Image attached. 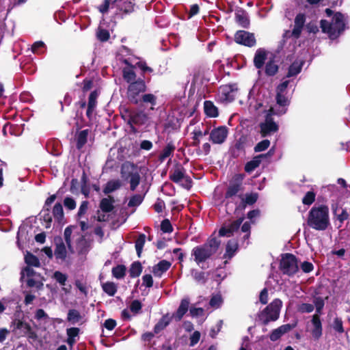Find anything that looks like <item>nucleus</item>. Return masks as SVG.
<instances>
[{
    "instance_id": "f257e3e1",
    "label": "nucleus",
    "mask_w": 350,
    "mask_h": 350,
    "mask_svg": "<svg viewBox=\"0 0 350 350\" xmlns=\"http://www.w3.org/2000/svg\"><path fill=\"white\" fill-rule=\"evenodd\" d=\"M244 177L245 175L243 174H236L230 181L224 194V200L227 210L231 203L236 204L235 212L244 210L247 205L245 204L243 194H239L243 189V181Z\"/></svg>"
},
{
    "instance_id": "f03ea898",
    "label": "nucleus",
    "mask_w": 350,
    "mask_h": 350,
    "mask_svg": "<svg viewBox=\"0 0 350 350\" xmlns=\"http://www.w3.org/2000/svg\"><path fill=\"white\" fill-rule=\"evenodd\" d=\"M123 79L128 83L126 98L133 105H138L141 94L147 90V85L144 79H137V75L132 68L122 69Z\"/></svg>"
},
{
    "instance_id": "7ed1b4c3",
    "label": "nucleus",
    "mask_w": 350,
    "mask_h": 350,
    "mask_svg": "<svg viewBox=\"0 0 350 350\" xmlns=\"http://www.w3.org/2000/svg\"><path fill=\"white\" fill-rule=\"evenodd\" d=\"M307 224L316 230H325L329 225L328 206L325 204L312 206L308 213Z\"/></svg>"
},
{
    "instance_id": "20e7f679",
    "label": "nucleus",
    "mask_w": 350,
    "mask_h": 350,
    "mask_svg": "<svg viewBox=\"0 0 350 350\" xmlns=\"http://www.w3.org/2000/svg\"><path fill=\"white\" fill-rule=\"evenodd\" d=\"M120 113L121 118L134 133L137 131L135 126L144 125L149 120V117L146 112L133 107L122 106L120 109Z\"/></svg>"
},
{
    "instance_id": "39448f33",
    "label": "nucleus",
    "mask_w": 350,
    "mask_h": 350,
    "mask_svg": "<svg viewBox=\"0 0 350 350\" xmlns=\"http://www.w3.org/2000/svg\"><path fill=\"white\" fill-rule=\"evenodd\" d=\"M221 241L217 237H210L204 244L193 247L191 255L194 256L195 262L198 265L204 262L217 253Z\"/></svg>"
},
{
    "instance_id": "423d86ee",
    "label": "nucleus",
    "mask_w": 350,
    "mask_h": 350,
    "mask_svg": "<svg viewBox=\"0 0 350 350\" xmlns=\"http://www.w3.org/2000/svg\"><path fill=\"white\" fill-rule=\"evenodd\" d=\"M284 113L285 110H276L273 107L267 111L265 121L259 124L260 134L262 137L269 136L278 131L279 126L273 120V116H282Z\"/></svg>"
},
{
    "instance_id": "0eeeda50",
    "label": "nucleus",
    "mask_w": 350,
    "mask_h": 350,
    "mask_svg": "<svg viewBox=\"0 0 350 350\" xmlns=\"http://www.w3.org/2000/svg\"><path fill=\"white\" fill-rule=\"evenodd\" d=\"M282 306V301L276 298L273 299L258 314V320L263 325H267L270 321H276L280 317V312Z\"/></svg>"
},
{
    "instance_id": "6e6552de",
    "label": "nucleus",
    "mask_w": 350,
    "mask_h": 350,
    "mask_svg": "<svg viewBox=\"0 0 350 350\" xmlns=\"http://www.w3.org/2000/svg\"><path fill=\"white\" fill-rule=\"evenodd\" d=\"M280 269L284 275H294L299 270L297 258L293 254L286 253L282 254L280 262Z\"/></svg>"
},
{
    "instance_id": "1a4fd4ad",
    "label": "nucleus",
    "mask_w": 350,
    "mask_h": 350,
    "mask_svg": "<svg viewBox=\"0 0 350 350\" xmlns=\"http://www.w3.org/2000/svg\"><path fill=\"white\" fill-rule=\"evenodd\" d=\"M234 41L239 44L247 47H252L256 44L254 34L245 30H239L235 33Z\"/></svg>"
},
{
    "instance_id": "9d476101",
    "label": "nucleus",
    "mask_w": 350,
    "mask_h": 350,
    "mask_svg": "<svg viewBox=\"0 0 350 350\" xmlns=\"http://www.w3.org/2000/svg\"><path fill=\"white\" fill-rule=\"evenodd\" d=\"M57 199V195L53 194L47 198L44 202V206L41 211L42 219L46 222L45 227L49 228L51 226V223L53 221L52 216L51 215V206L54 202V201Z\"/></svg>"
},
{
    "instance_id": "9b49d317",
    "label": "nucleus",
    "mask_w": 350,
    "mask_h": 350,
    "mask_svg": "<svg viewBox=\"0 0 350 350\" xmlns=\"http://www.w3.org/2000/svg\"><path fill=\"white\" fill-rule=\"evenodd\" d=\"M243 220L244 217H241L227 226H222L219 230V235L220 237H231L234 232L238 231Z\"/></svg>"
},
{
    "instance_id": "f8f14e48",
    "label": "nucleus",
    "mask_w": 350,
    "mask_h": 350,
    "mask_svg": "<svg viewBox=\"0 0 350 350\" xmlns=\"http://www.w3.org/2000/svg\"><path fill=\"white\" fill-rule=\"evenodd\" d=\"M228 133V129L225 126L215 128L210 133V140L213 144H221L226 139Z\"/></svg>"
},
{
    "instance_id": "ddd939ff",
    "label": "nucleus",
    "mask_w": 350,
    "mask_h": 350,
    "mask_svg": "<svg viewBox=\"0 0 350 350\" xmlns=\"http://www.w3.org/2000/svg\"><path fill=\"white\" fill-rule=\"evenodd\" d=\"M237 91V84H226L220 88L221 98L227 102H232L235 99Z\"/></svg>"
},
{
    "instance_id": "4468645a",
    "label": "nucleus",
    "mask_w": 350,
    "mask_h": 350,
    "mask_svg": "<svg viewBox=\"0 0 350 350\" xmlns=\"http://www.w3.org/2000/svg\"><path fill=\"white\" fill-rule=\"evenodd\" d=\"M55 248L54 255L57 260H65L67 256V251L63 239L60 236L54 237Z\"/></svg>"
},
{
    "instance_id": "2eb2a0df",
    "label": "nucleus",
    "mask_w": 350,
    "mask_h": 350,
    "mask_svg": "<svg viewBox=\"0 0 350 350\" xmlns=\"http://www.w3.org/2000/svg\"><path fill=\"white\" fill-rule=\"evenodd\" d=\"M332 25H333L335 39L338 38L345 29L343 14L340 12H336L333 16Z\"/></svg>"
},
{
    "instance_id": "dca6fc26",
    "label": "nucleus",
    "mask_w": 350,
    "mask_h": 350,
    "mask_svg": "<svg viewBox=\"0 0 350 350\" xmlns=\"http://www.w3.org/2000/svg\"><path fill=\"white\" fill-rule=\"evenodd\" d=\"M306 15L304 13H299L296 15L294 21V28L291 32V36L298 39L306 23Z\"/></svg>"
},
{
    "instance_id": "f3484780",
    "label": "nucleus",
    "mask_w": 350,
    "mask_h": 350,
    "mask_svg": "<svg viewBox=\"0 0 350 350\" xmlns=\"http://www.w3.org/2000/svg\"><path fill=\"white\" fill-rule=\"evenodd\" d=\"M113 6L127 14L134 11L135 3L131 0H113Z\"/></svg>"
},
{
    "instance_id": "a211bd4d",
    "label": "nucleus",
    "mask_w": 350,
    "mask_h": 350,
    "mask_svg": "<svg viewBox=\"0 0 350 350\" xmlns=\"http://www.w3.org/2000/svg\"><path fill=\"white\" fill-rule=\"evenodd\" d=\"M185 176V169L180 163H176L173 170H170L169 178L175 183H179Z\"/></svg>"
},
{
    "instance_id": "6ab92c4d",
    "label": "nucleus",
    "mask_w": 350,
    "mask_h": 350,
    "mask_svg": "<svg viewBox=\"0 0 350 350\" xmlns=\"http://www.w3.org/2000/svg\"><path fill=\"white\" fill-rule=\"evenodd\" d=\"M98 96V94L96 90L92 92L89 95L88 102L87 103L86 116L90 120H92L93 112L96 107Z\"/></svg>"
},
{
    "instance_id": "aec40b11",
    "label": "nucleus",
    "mask_w": 350,
    "mask_h": 350,
    "mask_svg": "<svg viewBox=\"0 0 350 350\" xmlns=\"http://www.w3.org/2000/svg\"><path fill=\"white\" fill-rule=\"evenodd\" d=\"M236 22L242 27L247 29L250 25V21L247 13L241 8H238L235 12Z\"/></svg>"
},
{
    "instance_id": "412c9836",
    "label": "nucleus",
    "mask_w": 350,
    "mask_h": 350,
    "mask_svg": "<svg viewBox=\"0 0 350 350\" xmlns=\"http://www.w3.org/2000/svg\"><path fill=\"white\" fill-rule=\"evenodd\" d=\"M267 58V52L263 48L256 50L254 57V65L257 69H261Z\"/></svg>"
},
{
    "instance_id": "4be33fe9",
    "label": "nucleus",
    "mask_w": 350,
    "mask_h": 350,
    "mask_svg": "<svg viewBox=\"0 0 350 350\" xmlns=\"http://www.w3.org/2000/svg\"><path fill=\"white\" fill-rule=\"evenodd\" d=\"M16 329H21L23 334L26 335L29 338L36 339L37 335L34 331H33L29 323L25 322L22 320H17L15 323Z\"/></svg>"
},
{
    "instance_id": "5701e85b",
    "label": "nucleus",
    "mask_w": 350,
    "mask_h": 350,
    "mask_svg": "<svg viewBox=\"0 0 350 350\" xmlns=\"http://www.w3.org/2000/svg\"><path fill=\"white\" fill-rule=\"evenodd\" d=\"M124 167L123 166L121 170L122 176L125 177L126 179L130 178V189L131 191H135L140 183L139 174L138 172H129L127 175L125 176L126 173L124 172Z\"/></svg>"
},
{
    "instance_id": "b1692460",
    "label": "nucleus",
    "mask_w": 350,
    "mask_h": 350,
    "mask_svg": "<svg viewBox=\"0 0 350 350\" xmlns=\"http://www.w3.org/2000/svg\"><path fill=\"white\" fill-rule=\"evenodd\" d=\"M189 306V299L188 298L183 299L176 312L172 315L176 321H180L183 319V316L188 311Z\"/></svg>"
},
{
    "instance_id": "393cba45",
    "label": "nucleus",
    "mask_w": 350,
    "mask_h": 350,
    "mask_svg": "<svg viewBox=\"0 0 350 350\" xmlns=\"http://www.w3.org/2000/svg\"><path fill=\"white\" fill-rule=\"evenodd\" d=\"M311 322L314 327L312 330V335L314 337V338L319 339L322 335L323 330L320 315H319L318 314H314L312 316Z\"/></svg>"
},
{
    "instance_id": "a878e982",
    "label": "nucleus",
    "mask_w": 350,
    "mask_h": 350,
    "mask_svg": "<svg viewBox=\"0 0 350 350\" xmlns=\"http://www.w3.org/2000/svg\"><path fill=\"white\" fill-rule=\"evenodd\" d=\"M157 97L151 93L143 94L139 97V100L137 105L144 106L146 105H150V109L154 110V106L157 105Z\"/></svg>"
},
{
    "instance_id": "bb28decb",
    "label": "nucleus",
    "mask_w": 350,
    "mask_h": 350,
    "mask_svg": "<svg viewBox=\"0 0 350 350\" xmlns=\"http://www.w3.org/2000/svg\"><path fill=\"white\" fill-rule=\"evenodd\" d=\"M172 263L166 260H160L152 267V273L154 276L161 277L171 267Z\"/></svg>"
},
{
    "instance_id": "cd10ccee",
    "label": "nucleus",
    "mask_w": 350,
    "mask_h": 350,
    "mask_svg": "<svg viewBox=\"0 0 350 350\" xmlns=\"http://www.w3.org/2000/svg\"><path fill=\"white\" fill-rule=\"evenodd\" d=\"M90 132L89 129H84L76 132L75 141L77 150H81L85 145Z\"/></svg>"
},
{
    "instance_id": "c85d7f7f",
    "label": "nucleus",
    "mask_w": 350,
    "mask_h": 350,
    "mask_svg": "<svg viewBox=\"0 0 350 350\" xmlns=\"http://www.w3.org/2000/svg\"><path fill=\"white\" fill-rule=\"evenodd\" d=\"M265 157H267V154H259L254 157L252 160L246 163L244 167L245 171L251 173L260 165L262 159Z\"/></svg>"
},
{
    "instance_id": "c756f323",
    "label": "nucleus",
    "mask_w": 350,
    "mask_h": 350,
    "mask_svg": "<svg viewBox=\"0 0 350 350\" xmlns=\"http://www.w3.org/2000/svg\"><path fill=\"white\" fill-rule=\"evenodd\" d=\"M114 198L111 196H109L108 198H103L100 202V208L104 213H110L114 208Z\"/></svg>"
},
{
    "instance_id": "7c9ffc66",
    "label": "nucleus",
    "mask_w": 350,
    "mask_h": 350,
    "mask_svg": "<svg viewBox=\"0 0 350 350\" xmlns=\"http://www.w3.org/2000/svg\"><path fill=\"white\" fill-rule=\"evenodd\" d=\"M276 104L278 107H273L276 110H285V113L287 111V106L289 105L290 101L284 94H276L275 96Z\"/></svg>"
},
{
    "instance_id": "2f4dec72",
    "label": "nucleus",
    "mask_w": 350,
    "mask_h": 350,
    "mask_svg": "<svg viewBox=\"0 0 350 350\" xmlns=\"http://www.w3.org/2000/svg\"><path fill=\"white\" fill-rule=\"evenodd\" d=\"M204 110L205 114L211 118H215L219 115L217 107L211 100L204 101Z\"/></svg>"
},
{
    "instance_id": "473e14b6",
    "label": "nucleus",
    "mask_w": 350,
    "mask_h": 350,
    "mask_svg": "<svg viewBox=\"0 0 350 350\" xmlns=\"http://www.w3.org/2000/svg\"><path fill=\"white\" fill-rule=\"evenodd\" d=\"M278 70L279 66L276 64L274 60V57L273 58H269L265 64V75L268 77H273L278 73Z\"/></svg>"
},
{
    "instance_id": "72a5a7b5",
    "label": "nucleus",
    "mask_w": 350,
    "mask_h": 350,
    "mask_svg": "<svg viewBox=\"0 0 350 350\" xmlns=\"http://www.w3.org/2000/svg\"><path fill=\"white\" fill-rule=\"evenodd\" d=\"M175 149L176 146L172 142L167 143L159 155V161L163 162L167 157L173 154Z\"/></svg>"
},
{
    "instance_id": "f704fd0d",
    "label": "nucleus",
    "mask_w": 350,
    "mask_h": 350,
    "mask_svg": "<svg viewBox=\"0 0 350 350\" xmlns=\"http://www.w3.org/2000/svg\"><path fill=\"white\" fill-rule=\"evenodd\" d=\"M247 139L246 137L242 135L235 141L232 150L233 157H238L239 152H245V146Z\"/></svg>"
},
{
    "instance_id": "c9c22d12",
    "label": "nucleus",
    "mask_w": 350,
    "mask_h": 350,
    "mask_svg": "<svg viewBox=\"0 0 350 350\" xmlns=\"http://www.w3.org/2000/svg\"><path fill=\"white\" fill-rule=\"evenodd\" d=\"M52 213L55 220L58 223H61L64 217V214L62 204L60 202H57L54 205Z\"/></svg>"
},
{
    "instance_id": "e433bc0d",
    "label": "nucleus",
    "mask_w": 350,
    "mask_h": 350,
    "mask_svg": "<svg viewBox=\"0 0 350 350\" xmlns=\"http://www.w3.org/2000/svg\"><path fill=\"white\" fill-rule=\"evenodd\" d=\"M304 64V62H298L297 61L293 62L288 67L287 77H295L301 71Z\"/></svg>"
},
{
    "instance_id": "4c0bfd02",
    "label": "nucleus",
    "mask_w": 350,
    "mask_h": 350,
    "mask_svg": "<svg viewBox=\"0 0 350 350\" xmlns=\"http://www.w3.org/2000/svg\"><path fill=\"white\" fill-rule=\"evenodd\" d=\"M320 27L323 33H327L329 38L334 39V31H333V25L327 20L322 19L320 21Z\"/></svg>"
},
{
    "instance_id": "58836bf2",
    "label": "nucleus",
    "mask_w": 350,
    "mask_h": 350,
    "mask_svg": "<svg viewBox=\"0 0 350 350\" xmlns=\"http://www.w3.org/2000/svg\"><path fill=\"white\" fill-rule=\"evenodd\" d=\"M143 267L139 261L133 262L129 269V275L132 278L139 277L142 272Z\"/></svg>"
},
{
    "instance_id": "ea45409f",
    "label": "nucleus",
    "mask_w": 350,
    "mask_h": 350,
    "mask_svg": "<svg viewBox=\"0 0 350 350\" xmlns=\"http://www.w3.org/2000/svg\"><path fill=\"white\" fill-rule=\"evenodd\" d=\"M103 291L107 293L109 296H113L118 289L117 285L113 282H106L101 284Z\"/></svg>"
},
{
    "instance_id": "a19ab883",
    "label": "nucleus",
    "mask_w": 350,
    "mask_h": 350,
    "mask_svg": "<svg viewBox=\"0 0 350 350\" xmlns=\"http://www.w3.org/2000/svg\"><path fill=\"white\" fill-rule=\"evenodd\" d=\"M338 210V205L336 204L335 206H332V211L334 215L336 217V219L340 221V224H342L345 220L349 218V213H347L346 209L341 208V213H338L337 211ZM340 225L339 227H340Z\"/></svg>"
},
{
    "instance_id": "79ce46f5",
    "label": "nucleus",
    "mask_w": 350,
    "mask_h": 350,
    "mask_svg": "<svg viewBox=\"0 0 350 350\" xmlns=\"http://www.w3.org/2000/svg\"><path fill=\"white\" fill-rule=\"evenodd\" d=\"M120 187H121V184L118 180H109L106 183V185L103 189V193L105 194H109V193L118 189Z\"/></svg>"
},
{
    "instance_id": "37998d69",
    "label": "nucleus",
    "mask_w": 350,
    "mask_h": 350,
    "mask_svg": "<svg viewBox=\"0 0 350 350\" xmlns=\"http://www.w3.org/2000/svg\"><path fill=\"white\" fill-rule=\"evenodd\" d=\"M191 275L197 282L204 284L207 282L208 273L193 269L191 271Z\"/></svg>"
},
{
    "instance_id": "c03bdc74",
    "label": "nucleus",
    "mask_w": 350,
    "mask_h": 350,
    "mask_svg": "<svg viewBox=\"0 0 350 350\" xmlns=\"http://www.w3.org/2000/svg\"><path fill=\"white\" fill-rule=\"evenodd\" d=\"M82 317L80 312L76 309H70L68 312L67 314V321L72 324H75L78 323Z\"/></svg>"
},
{
    "instance_id": "a18cd8bd",
    "label": "nucleus",
    "mask_w": 350,
    "mask_h": 350,
    "mask_svg": "<svg viewBox=\"0 0 350 350\" xmlns=\"http://www.w3.org/2000/svg\"><path fill=\"white\" fill-rule=\"evenodd\" d=\"M170 323V319L167 316H163L154 327V332L159 334Z\"/></svg>"
},
{
    "instance_id": "49530a36",
    "label": "nucleus",
    "mask_w": 350,
    "mask_h": 350,
    "mask_svg": "<svg viewBox=\"0 0 350 350\" xmlns=\"http://www.w3.org/2000/svg\"><path fill=\"white\" fill-rule=\"evenodd\" d=\"M25 261L26 264L29 267H40V262L38 258L34 254L28 252L25 256Z\"/></svg>"
},
{
    "instance_id": "de8ad7c7",
    "label": "nucleus",
    "mask_w": 350,
    "mask_h": 350,
    "mask_svg": "<svg viewBox=\"0 0 350 350\" xmlns=\"http://www.w3.org/2000/svg\"><path fill=\"white\" fill-rule=\"evenodd\" d=\"M126 268L124 265H118L112 268V275L117 279L123 278L126 275Z\"/></svg>"
},
{
    "instance_id": "09e8293b",
    "label": "nucleus",
    "mask_w": 350,
    "mask_h": 350,
    "mask_svg": "<svg viewBox=\"0 0 350 350\" xmlns=\"http://www.w3.org/2000/svg\"><path fill=\"white\" fill-rule=\"evenodd\" d=\"M146 242V235L144 234H140L135 241V250L137 252V256L141 257L142 250Z\"/></svg>"
},
{
    "instance_id": "8fccbe9b",
    "label": "nucleus",
    "mask_w": 350,
    "mask_h": 350,
    "mask_svg": "<svg viewBox=\"0 0 350 350\" xmlns=\"http://www.w3.org/2000/svg\"><path fill=\"white\" fill-rule=\"evenodd\" d=\"M144 198V196L142 194H135L132 196L128 203L129 207H135L139 206Z\"/></svg>"
},
{
    "instance_id": "3c124183",
    "label": "nucleus",
    "mask_w": 350,
    "mask_h": 350,
    "mask_svg": "<svg viewBox=\"0 0 350 350\" xmlns=\"http://www.w3.org/2000/svg\"><path fill=\"white\" fill-rule=\"evenodd\" d=\"M26 284L29 288L35 287L38 291H42L44 288V284L42 280H36L32 278L26 280Z\"/></svg>"
},
{
    "instance_id": "603ef678",
    "label": "nucleus",
    "mask_w": 350,
    "mask_h": 350,
    "mask_svg": "<svg viewBox=\"0 0 350 350\" xmlns=\"http://www.w3.org/2000/svg\"><path fill=\"white\" fill-rule=\"evenodd\" d=\"M313 303L316 308L315 314L321 315L325 306L324 299L321 297H314Z\"/></svg>"
},
{
    "instance_id": "864d4df0",
    "label": "nucleus",
    "mask_w": 350,
    "mask_h": 350,
    "mask_svg": "<svg viewBox=\"0 0 350 350\" xmlns=\"http://www.w3.org/2000/svg\"><path fill=\"white\" fill-rule=\"evenodd\" d=\"M315 198L316 193L313 191H309L302 198V203L304 205L310 206L315 201Z\"/></svg>"
},
{
    "instance_id": "5fc2aeb1",
    "label": "nucleus",
    "mask_w": 350,
    "mask_h": 350,
    "mask_svg": "<svg viewBox=\"0 0 350 350\" xmlns=\"http://www.w3.org/2000/svg\"><path fill=\"white\" fill-rule=\"evenodd\" d=\"M72 226H68L65 228L64 232V239L69 250L72 249L71 235L72 233Z\"/></svg>"
},
{
    "instance_id": "6e6d98bb",
    "label": "nucleus",
    "mask_w": 350,
    "mask_h": 350,
    "mask_svg": "<svg viewBox=\"0 0 350 350\" xmlns=\"http://www.w3.org/2000/svg\"><path fill=\"white\" fill-rule=\"evenodd\" d=\"M258 198V194L257 193H246L243 197L245 204H247V205L254 204L257 202Z\"/></svg>"
},
{
    "instance_id": "4d7b16f0",
    "label": "nucleus",
    "mask_w": 350,
    "mask_h": 350,
    "mask_svg": "<svg viewBox=\"0 0 350 350\" xmlns=\"http://www.w3.org/2000/svg\"><path fill=\"white\" fill-rule=\"evenodd\" d=\"M270 146V141L269 139H263L258 142L254 148L255 152H259L267 150Z\"/></svg>"
},
{
    "instance_id": "13d9d810",
    "label": "nucleus",
    "mask_w": 350,
    "mask_h": 350,
    "mask_svg": "<svg viewBox=\"0 0 350 350\" xmlns=\"http://www.w3.org/2000/svg\"><path fill=\"white\" fill-rule=\"evenodd\" d=\"M332 328L338 333L342 334L345 332L342 321L340 318L336 317L332 323Z\"/></svg>"
},
{
    "instance_id": "bf43d9fd",
    "label": "nucleus",
    "mask_w": 350,
    "mask_h": 350,
    "mask_svg": "<svg viewBox=\"0 0 350 350\" xmlns=\"http://www.w3.org/2000/svg\"><path fill=\"white\" fill-rule=\"evenodd\" d=\"M96 36L98 40H99L100 41L106 42L109 39L110 34L108 30L102 28H98L96 33Z\"/></svg>"
},
{
    "instance_id": "052dcab7",
    "label": "nucleus",
    "mask_w": 350,
    "mask_h": 350,
    "mask_svg": "<svg viewBox=\"0 0 350 350\" xmlns=\"http://www.w3.org/2000/svg\"><path fill=\"white\" fill-rule=\"evenodd\" d=\"M314 309V305L308 303H302L297 307V310L301 313H310Z\"/></svg>"
},
{
    "instance_id": "680f3d73",
    "label": "nucleus",
    "mask_w": 350,
    "mask_h": 350,
    "mask_svg": "<svg viewBox=\"0 0 350 350\" xmlns=\"http://www.w3.org/2000/svg\"><path fill=\"white\" fill-rule=\"evenodd\" d=\"M161 230L164 233H171L173 231V227L168 219H165L161 221Z\"/></svg>"
},
{
    "instance_id": "e2e57ef3",
    "label": "nucleus",
    "mask_w": 350,
    "mask_h": 350,
    "mask_svg": "<svg viewBox=\"0 0 350 350\" xmlns=\"http://www.w3.org/2000/svg\"><path fill=\"white\" fill-rule=\"evenodd\" d=\"M53 277L62 286L66 285V282L68 279V276L66 274L59 271H56L53 274Z\"/></svg>"
},
{
    "instance_id": "0e129e2a",
    "label": "nucleus",
    "mask_w": 350,
    "mask_h": 350,
    "mask_svg": "<svg viewBox=\"0 0 350 350\" xmlns=\"http://www.w3.org/2000/svg\"><path fill=\"white\" fill-rule=\"evenodd\" d=\"M110 5L112 8L113 7V0H104L103 4L100 5L98 9L101 14H105L108 12Z\"/></svg>"
},
{
    "instance_id": "69168bd1",
    "label": "nucleus",
    "mask_w": 350,
    "mask_h": 350,
    "mask_svg": "<svg viewBox=\"0 0 350 350\" xmlns=\"http://www.w3.org/2000/svg\"><path fill=\"white\" fill-rule=\"evenodd\" d=\"M135 66L141 69L143 73H151L153 72V69L151 67L148 66L145 61L137 62L135 64Z\"/></svg>"
},
{
    "instance_id": "338daca9",
    "label": "nucleus",
    "mask_w": 350,
    "mask_h": 350,
    "mask_svg": "<svg viewBox=\"0 0 350 350\" xmlns=\"http://www.w3.org/2000/svg\"><path fill=\"white\" fill-rule=\"evenodd\" d=\"M64 205L68 210H74L77 204L75 200L71 197H66L64 200Z\"/></svg>"
},
{
    "instance_id": "774afa93",
    "label": "nucleus",
    "mask_w": 350,
    "mask_h": 350,
    "mask_svg": "<svg viewBox=\"0 0 350 350\" xmlns=\"http://www.w3.org/2000/svg\"><path fill=\"white\" fill-rule=\"evenodd\" d=\"M142 308V303L137 300H133L130 305V310L134 314H138L141 311Z\"/></svg>"
}]
</instances>
